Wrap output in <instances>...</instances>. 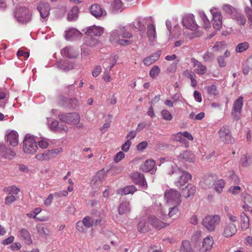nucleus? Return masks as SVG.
<instances>
[{
  "label": "nucleus",
  "instance_id": "1",
  "mask_svg": "<svg viewBox=\"0 0 252 252\" xmlns=\"http://www.w3.org/2000/svg\"><path fill=\"white\" fill-rule=\"evenodd\" d=\"M172 174L175 178V185L180 188L185 185L189 180L191 179V175L188 172L175 169L172 172Z\"/></svg>",
  "mask_w": 252,
  "mask_h": 252
},
{
  "label": "nucleus",
  "instance_id": "2",
  "mask_svg": "<svg viewBox=\"0 0 252 252\" xmlns=\"http://www.w3.org/2000/svg\"><path fill=\"white\" fill-rule=\"evenodd\" d=\"M58 118L62 122L71 125L78 124L80 121V116L76 112H62L59 114Z\"/></svg>",
  "mask_w": 252,
  "mask_h": 252
},
{
  "label": "nucleus",
  "instance_id": "3",
  "mask_svg": "<svg viewBox=\"0 0 252 252\" xmlns=\"http://www.w3.org/2000/svg\"><path fill=\"white\" fill-rule=\"evenodd\" d=\"M38 147L33 136L27 134L23 141V151L27 154L35 153Z\"/></svg>",
  "mask_w": 252,
  "mask_h": 252
},
{
  "label": "nucleus",
  "instance_id": "4",
  "mask_svg": "<svg viewBox=\"0 0 252 252\" xmlns=\"http://www.w3.org/2000/svg\"><path fill=\"white\" fill-rule=\"evenodd\" d=\"M16 19L20 23H26L31 21L32 14L29 9L26 7H20L15 12Z\"/></svg>",
  "mask_w": 252,
  "mask_h": 252
},
{
  "label": "nucleus",
  "instance_id": "5",
  "mask_svg": "<svg viewBox=\"0 0 252 252\" xmlns=\"http://www.w3.org/2000/svg\"><path fill=\"white\" fill-rule=\"evenodd\" d=\"M220 220V218L219 215L208 216L204 218L202 223L208 230L213 231L215 230L216 226L219 223Z\"/></svg>",
  "mask_w": 252,
  "mask_h": 252
},
{
  "label": "nucleus",
  "instance_id": "6",
  "mask_svg": "<svg viewBox=\"0 0 252 252\" xmlns=\"http://www.w3.org/2000/svg\"><path fill=\"white\" fill-rule=\"evenodd\" d=\"M218 134L220 140L225 143H232L234 141L228 126H222L219 130Z\"/></svg>",
  "mask_w": 252,
  "mask_h": 252
},
{
  "label": "nucleus",
  "instance_id": "7",
  "mask_svg": "<svg viewBox=\"0 0 252 252\" xmlns=\"http://www.w3.org/2000/svg\"><path fill=\"white\" fill-rule=\"evenodd\" d=\"M62 151L61 148L47 150L43 153L37 154L35 158L40 161L49 160L56 158Z\"/></svg>",
  "mask_w": 252,
  "mask_h": 252
},
{
  "label": "nucleus",
  "instance_id": "8",
  "mask_svg": "<svg viewBox=\"0 0 252 252\" xmlns=\"http://www.w3.org/2000/svg\"><path fill=\"white\" fill-rule=\"evenodd\" d=\"M120 37V31L115 30L111 32L109 40L112 43H118L123 46L130 44L133 42L131 40L121 39Z\"/></svg>",
  "mask_w": 252,
  "mask_h": 252
},
{
  "label": "nucleus",
  "instance_id": "9",
  "mask_svg": "<svg viewBox=\"0 0 252 252\" xmlns=\"http://www.w3.org/2000/svg\"><path fill=\"white\" fill-rule=\"evenodd\" d=\"M164 196L168 203L173 202L175 205H178L181 202L180 193L173 189L166 190Z\"/></svg>",
  "mask_w": 252,
  "mask_h": 252
},
{
  "label": "nucleus",
  "instance_id": "10",
  "mask_svg": "<svg viewBox=\"0 0 252 252\" xmlns=\"http://www.w3.org/2000/svg\"><path fill=\"white\" fill-rule=\"evenodd\" d=\"M243 105V97H239L233 103L231 115L234 120L239 119L242 108Z\"/></svg>",
  "mask_w": 252,
  "mask_h": 252
},
{
  "label": "nucleus",
  "instance_id": "11",
  "mask_svg": "<svg viewBox=\"0 0 252 252\" xmlns=\"http://www.w3.org/2000/svg\"><path fill=\"white\" fill-rule=\"evenodd\" d=\"M182 23L184 27L192 31L196 30L198 27L194 20V17L192 14L185 15L182 19Z\"/></svg>",
  "mask_w": 252,
  "mask_h": 252
},
{
  "label": "nucleus",
  "instance_id": "12",
  "mask_svg": "<svg viewBox=\"0 0 252 252\" xmlns=\"http://www.w3.org/2000/svg\"><path fill=\"white\" fill-rule=\"evenodd\" d=\"M105 177L104 171L101 170L97 172L96 175L93 177L91 182V186L92 188L94 189H99L101 186Z\"/></svg>",
  "mask_w": 252,
  "mask_h": 252
},
{
  "label": "nucleus",
  "instance_id": "13",
  "mask_svg": "<svg viewBox=\"0 0 252 252\" xmlns=\"http://www.w3.org/2000/svg\"><path fill=\"white\" fill-rule=\"evenodd\" d=\"M36 8L40 13V17L42 19L47 20L50 11V6L49 3L40 2L37 5Z\"/></svg>",
  "mask_w": 252,
  "mask_h": 252
},
{
  "label": "nucleus",
  "instance_id": "14",
  "mask_svg": "<svg viewBox=\"0 0 252 252\" xmlns=\"http://www.w3.org/2000/svg\"><path fill=\"white\" fill-rule=\"evenodd\" d=\"M131 178L134 183L141 187H147V184L144 176V175L138 172L132 173L131 175Z\"/></svg>",
  "mask_w": 252,
  "mask_h": 252
},
{
  "label": "nucleus",
  "instance_id": "15",
  "mask_svg": "<svg viewBox=\"0 0 252 252\" xmlns=\"http://www.w3.org/2000/svg\"><path fill=\"white\" fill-rule=\"evenodd\" d=\"M91 13L96 18L104 17L106 11L98 4H93L90 8Z\"/></svg>",
  "mask_w": 252,
  "mask_h": 252
},
{
  "label": "nucleus",
  "instance_id": "16",
  "mask_svg": "<svg viewBox=\"0 0 252 252\" xmlns=\"http://www.w3.org/2000/svg\"><path fill=\"white\" fill-rule=\"evenodd\" d=\"M62 55L69 59H75L78 55L79 52L72 46H67L61 51Z\"/></svg>",
  "mask_w": 252,
  "mask_h": 252
},
{
  "label": "nucleus",
  "instance_id": "17",
  "mask_svg": "<svg viewBox=\"0 0 252 252\" xmlns=\"http://www.w3.org/2000/svg\"><path fill=\"white\" fill-rule=\"evenodd\" d=\"M214 241L210 236L206 237L203 241L202 246L199 250V252H210L212 248Z\"/></svg>",
  "mask_w": 252,
  "mask_h": 252
},
{
  "label": "nucleus",
  "instance_id": "18",
  "mask_svg": "<svg viewBox=\"0 0 252 252\" xmlns=\"http://www.w3.org/2000/svg\"><path fill=\"white\" fill-rule=\"evenodd\" d=\"M191 63L194 67H195L194 71L199 75L204 74L207 70L206 66L203 65L202 63L194 58L191 59Z\"/></svg>",
  "mask_w": 252,
  "mask_h": 252
},
{
  "label": "nucleus",
  "instance_id": "19",
  "mask_svg": "<svg viewBox=\"0 0 252 252\" xmlns=\"http://www.w3.org/2000/svg\"><path fill=\"white\" fill-rule=\"evenodd\" d=\"M103 32V28L94 25L89 27L85 32V33L89 36H100Z\"/></svg>",
  "mask_w": 252,
  "mask_h": 252
},
{
  "label": "nucleus",
  "instance_id": "20",
  "mask_svg": "<svg viewBox=\"0 0 252 252\" xmlns=\"http://www.w3.org/2000/svg\"><path fill=\"white\" fill-rule=\"evenodd\" d=\"M178 158L180 161L183 162H193L194 161V156L191 152L185 151L178 156Z\"/></svg>",
  "mask_w": 252,
  "mask_h": 252
},
{
  "label": "nucleus",
  "instance_id": "21",
  "mask_svg": "<svg viewBox=\"0 0 252 252\" xmlns=\"http://www.w3.org/2000/svg\"><path fill=\"white\" fill-rule=\"evenodd\" d=\"M16 153L10 148L6 147L3 144H0V156L6 158L10 159L14 157Z\"/></svg>",
  "mask_w": 252,
  "mask_h": 252
},
{
  "label": "nucleus",
  "instance_id": "22",
  "mask_svg": "<svg viewBox=\"0 0 252 252\" xmlns=\"http://www.w3.org/2000/svg\"><path fill=\"white\" fill-rule=\"evenodd\" d=\"M7 142L12 146L15 147L18 144V134L14 130L11 131L6 136Z\"/></svg>",
  "mask_w": 252,
  "mask_h": 252
},
{
  "label": "nucleus",
  "instance_id": "23",
  "mask_svg": "<svg viewBox=\"0 0 252 252\" xmlns=\"http://www.w3.org/2000/svg\"><path fill=\"white\" fill-rule=\"evenodd\" d=\"M148 222L157 229H160L168 225V224L161 222L155 216H150L148 218Z\"/></svg>",
  "mask_w": 252,
  "mask_h": 252
},
{
  "label": "nucleus",
  "instance_id": "24",
  "mask_svg": "<svg viewBox=\"0 0 252 252\" xmlns=\"http://www.w3.org/2000/svg\"><path fill=\"white\" fill-rule=\"evenodd\" d=\"M56 65L58 68L62 69L63 71L65 72H67L73 69L74 67L73 63H69L68 62L65 60H62L58 62Z\"/></svg>",
  "mask_w": 252,
  "mask_h": 252
},
{
  "label": "nucleus",
  "instance_id": "25",
  "mask_svg": "<svg viewBox=\"0 0 252 252\" xmlns=\"http://www.w3.org/2000/svg\"><path fill=\"white\" fill-rule=\"evenodd\" d=\"M161 55L160 51L153 53L151 56L144 59L143 63L145 65L149 66L156 62Z\"/></svg>",
  "mask_w": 252,
  "mask_h": 252
},
{
  "label": "nucleus",
  "instance_id": "26",
  "mask_svg": "<svg viewBox=\"0 0 252 252\" xmlns=\"http://www.w3.org/2000/svg\"><path fill=\"white\" fill-rule=\"evenodd\" d=\"M237 231L235 225L233 223H228L224 227L223 235L228 238L234 235Z\"/></svg>",
  "mask_w": 252,
  "mask_h": 252
},
{
  "label": "nucleus",
  "instance_id": "27",
  "mask_svg": "<svg viewBox=\"0 0 252 252\" xmlns=\"http://www.w3.org/2000/svg\"><path fill=\"white\" fill-rule=\"evenodd\" d=\"M155 164L156 162L154 160L147 159L140 165V169L143 172H148L153 169Z\"/></svg>",
  "mask_w": 252,
  "mask_h": 252
},
{
  "label": "nucleus",
  "instance_id": "28",
  "mask_svg": "<svg viewBox=\"0 0 252 252\" xmlns=\"http://www.w3.org/2000/svg\"><path fill=\"white\" fill-rule=\"evenodd\" d=\"M18 235L19 238L23 239L26 243L31 244L32 243L31 235L26 229H20Z\"/></svg>",
  "mask_w": 252,
  "mask_h": 252
},
{
  "label": "nucleus",
  "instance_id": "29",
  "mask_svg": "<svg viewBox=\"0 0 252 252\" xmlns=\"http://www.w3.org/2000/svg\"><path fill=\"white\" fill-rule=\"evenodd\" d=\"M196 192L195 187L192 185L188 184L185 188L183 189V196L186 198H188L193 196Z\"/></svg>",
  "mask_w": 252,
  "mask_h": 252
},
{
  "label": "nucleus",
  "instance_id": "30",
  "mask_svg": "<svg viewBox=\"0 0 252 252\" xmlns=\"http://www.w3.org/2000/svg\"><path fill=\"white\" fill-rule=\"evenodd\" d=\"M231 18L240 26H243L246 24V19L245 16L241 13L234 12L231 16Z\"/></svg>",
  "mask_w": 252,
  "mask_h": 252
},
{
  "label": "nucleus",
  "instance_id": "31",
  "mask_svg": "<svg viewBox=\"0 0 252 252\" xmlns=\"http://www.w3.org/2000/svg\"><path fill=\"white\" fill-rule=\"evenodd\" d=\"M130 211V204L129 202H122L118 208V213L120 215L126 214Z\"/></svg>",
  "mask_w": 252,
  "mask_h": 252
},
{
  "label": "nucleus",
  "instance_id": "32",
  "mask_svg": "<svg viewBox=\"0 0 252 252\" xmlns=\"http://www.w3.org/2000/svg\"><path fill=\"white\" fill-rule=\"evenodd\" d=\"M82 36V33L78 30L72 28L66 31L65 35L66 39H70L71 38H78Z\"/></svg>",
  "mask_w": 252,
  "mask_h": 252
},
{
  "label": "nucleus",
  "instance_id": "33",
  "mask_svg": "<svg viewBox=\"0 0 252 252\" xmlns=\"http://www.w3.org/2000/svg\"><path fill=\"white\" fill-rule=\"evenodd\" d=\"M149 18H151V17L149 18H141L140 17L138 18L137 19V27H135V25L133 23H131L130 24V26L132 28H137L139 29V30L143 32V30L145 29V24L146 23V21L148 20Z\"/></svg>",
  "mask_w": 252,
  "mask_h": 252
},
{
  "label": "nucleus",
  "instance_id": "34",
  "mask_svg": "<svg viewBox=\"0 0 252 252\" xmlns=\"http://www.w3.org/2000/svg\"><path fill=\"white\" fill-rule=\"evenodd\" d=\"M137 189L135 186L131 185L127 186L124 188L120 189L118 190V193L120 194L121 195H126L128 194H132L135 191H136Z\"/></svg>",
  "mask_w": 252,
  "mask_h": 252
},
{
  "label": "nucleus",
  "instance_id": "35",
  "mask_svg": "<svg viewBox=\"0 0 252 252\" xmlns=\"http://www.w3.org/2000/svg\"><path fill=\"white\" fill-rule=\"evenodd\" d=\"M147 33L150 41H153L155 39L156 37V28L153 24L148 25Z\"/></svg>",
  "mask_w": 252,
  "mask_h": 252
},
{
  "label": "nucleus",
  "instance_id": "36",
  "mask_svg": "<svg viewBox=\"0 0 252 252\" xmlns=\"http://www.w3.org/2000/svg\"><path fill=\"white\" fill-rule=\"evenodd\" d=\"M78 11L79 8L78 6H73L71 11L69 12V13L67 15V20L69 21H72L76 20L78 17Z\"/></svg>",
  "mask_w": 252,
  "mask_h": 252
},
{
  "label": "nucleus",
  "instance_id": "37",
  "mask_svg": "<svg viewBox=\"0 0 252 252\" xmlns=\"http://www.w3.org/2000/svg\"><path fill=\"white\" fill-rule=\"evenodd\" d=\"M121 37L125 38L124 39L131 40L133 37V35L131 33L127 31L126 27H123L119 28Z\"/></svg>",
  "mask_w": 252,
  "mask_h": 252
},
{
  "label": "nucleus",
  "instance_id": "38",
  "mask_svg": "<svg viewBox=\"0 0 252 252\" xmlns=\"http://www.w3.org/2000/svg\"><path fill=\"white\" fill-rule=\"evenodd\" d=\"M20 189L15 186H11L4 189V191L10 195H16L20 192Z\"/></svg>",
  "mask_w": 252,
  "mask_h": 252
},
{
  "label": "nucleus",
  "instance_id": "39",
  "mask_svg": "<svg viewBox=\"0 0 252 252\" xmlns=\"http://www.w3.org/2000/svg\"><path fill=\"white\" fill-rule=\"evenodd\" d=\"M249 226V219L244 214L241 215V227L243 230L247 229Z\"/></svg>",
  "mask_w": 252,
  "mask_h": 252
},
{
  "label": "nucleus",
  "instance_id": "40",
  "mask_svg": "<svg viewBox=\"0 0 252 252\" xmlns=\"http://www.w3.org/2000/svg\"><path fill=\"white\" fill-rule=\"evenodd\" d=\"M180 252H193L189 241H183L180 249Z\"/></svg>",
  "mask_w": 252,
  "mask_h": 252
},
{
  "label": "nucleus",
  "instance_id": "41",
  "mask_svg": "<svg viewBox=\"0 0 252 252\" xmlns=\"http://www.w3.org/2000/svg\"><path fill=\"white\" fill-rule=\"evenodd\" d=\"M138 230L143 233L147 232L149 230L148 224L145 220H140L137 225Z\"/></svg>",
  "mask_w": 252,
  "mask_h": 252
},
{
  "label": "nucleus",
  "instance_id": "42",
  "mask_svg": "<svg viewBox=\"0 0 252 252\" xmlns=\"http://www.w3.org/2000/svg\"><path fill=\"white\" fill-rule=\"evenodd\" d=\"M249 47V44L247 42L239 43L235 47V51L237 53H242L246 51Z\"/></svg>",
  "mask_w": 252,
  "mask_h": 252
},
{
  "label": "nucleus",
  "instance_id": "43",
  "mask_svg": "<svg viewBox=\"0 0 252 252\" xmlns=\"http://www.w3.org/2000/svg\"><path fill=\"white\" fill-rule=\"evenodd\" d=\"M112 6L116 11H122L124 9V4L121 0H114L112 3Z\"/></svg>",
  "mask_w": 252,
  "mask_h": 252
},
{
  "label": "nucleus",
  "instance_id": "44",
  "mask_svg": "<svg viewBox=\"0 0 252 252\" xmlns=\"http://www.w3.org/2000/svg\"><path fill=\"white\" fill-rule=\"evenodd\" d=\"M171 138L173 140L178 141L181 143L186 144L187 141L185 138L183 137L182 132H178L177 134H173L171 136Z\"/></svg>",
  "mask_w": 252,
  "mask_h": 252
},
{
  "label": "nucleus",
  "instance_id": "45",
  "mask_svg": "<svg viewBox=\"0 0 252 252\" xmlns=\"http://www.w3.org/2000/svg\"><path fill=\"white\" fill-rule=\"evenodd\" d=\"M200 17L203 23V27L205 29H208L211 27V24L204 12H199Z\"/></svg>",
  "mask_w": 252,
  "mask_h": 252
},
{
  "label": "nucleus",
  "instance_id": "46",
  "mask_svg": "<svg viewBox=\"0 0 252 252\" xmlns=\"http://www.w3.org/2000/svg\"><path fill=\"white\" fill-rule=\"evenodd\" d=\"M84 226L87 228H90L94 226V219L89 216L85 217L82 220Z\"/></svg>",
  "mask_w": 252,
  "mask_h": 252
},
{
  "label": "nucleus",
  "instance_id": "47",
  "mask_svg": "<svg viewBox=\"0 0 252 252\" xmlns=\"http://www.w3.org/2000/svg\"><path fill=\"white\" fill-rule=\"evenodd\" d=\"M214 185L216 191L220 193L222 191L223 188L225 185V182L223 180H219Z\"/></svg>",
  "mask_w": 252,
  "mask_h": 252
},
{
  "label": "nucleus",
  "instance_id": "48",
  "mask_svg": "<svg viewBox=\"0 0 252 252\" xmlns=\"http://www.w3.org/2000/svg\"><path fill=\"white\" fill-rule=\"evenodd\" d=\"M240 163L244 167H247L252 163V156L247 157L245 156L241 158Z\"/></svg>",
  "mask_w": 252,
  "mask_h": 252
},
{
  "label": "nucleus",
  "instance_id": "49",
  "mask_svg": "<svg viewBox=\"0 0 252 252\" xmlns=\"http://www.w3.org/2000/svg\"><path fill=\"white\" fill-rule=\"evenodd\" d=\"M36 228L38 233L41 236L49 235L48 229L46 227H45L42 224L37 225Z\"/></svg>",
  "mask_w": 252,
  "mask_h": 252
},
{
  "label": "nucleus",
  "instance_id": "50",
  "mask_svg": "<svg viewBox=\"0 0 252 252\" xmlns=\"http://www.w3.org/2000/svg\"><path fill=\"white\" fill-rule=\"evenodd\" d=\"M160 68L157 65H154L150 70V76L154 78L158 76L160 72Z\"/></svg>",
  "mask_w": 252,
  "mask_h": 252
},
{
  "label": "nucleus",
  "instance_id": "51",
  "mask_svg": "<svg viewBox=\"0 0 252 252\" xmlns=\"http://www.w3.org/2000/svg\"><path fill=\"white\" fill-rule=\"evenodd\" d=\"M242 200L245 204H252V196L248 193L243 192L242 193Z\"/></svg>",
  "mask_w": 252,
  "mask_h": 252
},
{
  "label": "nucleus",
  "instance_id": "52",
  "mask_svg": "<svg viewBox=\"0 0 252 252\" xmlns=\"http://www.w3.org/2000/svg\"><path fill=\"white\" fill-rule=\"evenodd\" d=\"M49 125V127L51 130L54 132H58L59 122L56 120L53 119Z\"/></svg>",
  "mask_w": 252,
  "mask_h": 252
},
{
  "label": "nucleus",
  "instance_id": "53",
  "mask_svg": "<svg viewBox=\"0 0 252 252\" xmlns=\"http://www.w3.org/2000/svg\"><path fill=\"white\" fill-rule=\"evenodd\" d=\"M117 57L116 56H111L104 63H107L108 67L112 68L116 63Z\"/></svg>",
  "mask_w": 252,
  "mask_h": 252
},
{
  "label": "nucleus",
  "instance_id": "54",
  "mask_svg": "<svg viewBox=\"0 0 252 252\" xmlns=\"http://www.w3.org/2000/svg\"><path fill=\"white\" fill-rule=\"evenodd\" d=\"M207 92L209 95H216L218 94L219 92L217 87L215 85H212L207 87Z\"/></svg>",
  "mask_w": 252,
  "mask_h": 252
},
{
  "label": "nucleus",
  "instance_id": "55",
  "mask_svg": "<svg viewBox=\"0 0 252 252\" xmlns=\"http://www.w3.org/2000/svg\"><path fill=\"white\" fill-rule=\"evenodd\" d=\"M213 21H222V15L219 12H216L213 9L211 10Z\"/></svg>",
  "mask_w": 252,
  "mask_h": 252
},
{
  "label": "nucleus",
  "instance_id": "56",
  "mask_svg": "<svg viewBox=\"0 0 252 252\" xmlns=\"http://www.w3.org/2000/svg\"><path fill=\"white\" fill-rule=\"evenodd\" d=\"M203 58L205 62H212L215 58V55L213 53L207 52L204 54Z\"/></svg>",
  "mask_w": 252,
  "mask_h": 252
},
{
  "label": "nucleus",
  "instance_id": "57",
  "mask_svg": "<svg viewBox=\"0 0 252 252\" xmlns=\"http://www.w3.org/2000/svg\"><path fill=\"white\" fill-rule=\"evenodd\" d=\"M229 192L233 195L238 194L242 191V189L239 186H232L228 189Z\"/></svg>",
  "mask_w": 252,
  "mask_h": 252
},
{
  "label": "nucleus",
  "instance_id": "58",
  "mask_svg": "<svg viewBox=\"0 0 252 252\" xmlns=\"http://www.w3.org/2000/svg\"><path fill=\"white\" fill-rule=\"evenodd\" d=\"M178 62H173L171 64L168 65L166 69V71L168 73H174L177 67Z\"/></svg>",
  "mask_w": 252,
  "mask_h": 252
},
{
  "label": "nucleus",
  "instance_id": "59",
  "mask_svg": "<svg viewBox=\"0 0 252 252\" xmlns=\"http://www.w3.org/2000/svg\"><path fill=\"white\" fill-rule=\"evenodd\" d=\"M161 114L163 118L167 121H171L173 118L171 114L167 110H162Z\"/></svg>",
  "mask_w": 252,
  "mask_h": 252
},
{
  "label": "nucleus",
  "instance_id": "60",
  "mask_svg": "<svg viewBox=\"0 0 252 252\" xmlns=\"http://www.w3.org/2000/svg\"><path fill=\"white\" fill-rule=\"evenodd\" d=\"M17 199L14 195L7 196L5 198V204L7 205H10Z\"/></svg>",
  "mask_w": 252,
  "mask_h": 252
},
{
  "label": "nucleus",
  "instance_id": "61",
  "mask_svg": "<svg viewBox=\"0 0 252 252\" xmlns=\"http://www.w3.org/2000/svg\"><path fill=\"white\" fill-rule=\"evenodd\" d=\"M222 9L224 10V11H225L228 14L232 15L233 14V11L234 8L230 5L227 4H224L223 6Z\"/></svg>",
  "mask_w": 252,
  "mask_h": 252
},
{
  "label": "nucleus",
  "instance_id": "62",
  "mask_svg": "<svg viewBox=\"0 0 252 252\" xmlns=\"http://www.w3.org/2000/svg\"><path fill=\"white\" fill-rule=\"evenodd\" d=\"M131 144V142L130 140H127L123 145L122 146V149L124 152H127L129 149V147Z\"/></svg>",
  "mask_w": 252,
  "mask_h": 252
},
{
  "label": "nucleus",
  "instance_id": "63",
  "mask_svg": "<svg viewBox=\"0 0 252 252\" xmlns=\"http://www.w3.org/2000/svg\"><path fill=\"white\" fill-rule=\"evenodd\" d=\"M245 11L246 13L249 21L251 22L252 21V10L248 6H246L245 8Z\"/></svg>",
  "mask_w": 252,
  "mask_h": 252
},
{
  "label": "nucleus",
  "instance_id": "64",
  "mask_svg": "<svg viewBox=\"0 0 252 252\" xmlns=\"http://www.w3.org/2000/svg\"><path fill=\"white\" fill-rule=\"evenodd\" d=\"M125 157V154L123 152H119L116 154L114 158L115 162H118Z\"/></svg>",
  "mask_w": 252,
  "mask_h": 252
}]
</instances>
